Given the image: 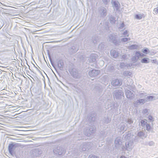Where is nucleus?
<instances>
[{
  "instance_id": "obj_1",
  "label": "nucleus",
  "mask_w": 158,
  "mask_h": 158,
  "mask_svg": "<svg viewBox=\"0 0 158 158\" xmlns=\"http://www.w3.org/2000/svg\"><path fill=\"white\" fill-rule=\"evenodd\" d=\"M15 147V145L12 143L9 144L8 146V150L10 153L12 154L14 151Z\"/></svg>"
},
{
  "instance_id": "obj_2",
  "label": "nucleus",
  "mask_w": 158,
  "mask_h": 158,
  "mask_svg": "<svg viewBox=\"0 0 158 158\" xmlns=\"http://www.w3.org/2000/svg\"><path fill=\"white\" fill-rule=\"evenodd\" d=\"M143 14H139L136 15L135 16V18L138 19H141L143 17H144Z\"/></svg>"
},
{
  "instance_id": "obj_3",
  "label": "nucleus",
  "mask_w": 158,
  "mask_h": 158,
  "mask_svg": "<svg viewBox=\"0 0 158 158\" xmlns=\"http://www.w3.org/2000/svg\"><path fill=\"white\" fill-rule=\"evenodd\" d=\"M113 85L115 86L120 85L122 84V83L120 82H119L118 80H116L115 81L113 82Z\"/></svg>"
},
{
  "instance_id": "obj_4",
  "label": "nucleus",
  "mask_w": 158,
  "mask_h": 158,
  "mask_svg": "<svg viewBox=\"0 0 158 158\" xmlns=\"http://www.w3.org/2000/svg\"><path fill=\"white\" fill-rule=\"evenodd\" d=\"M148 59L147 58H144L141 60V62L142 63H148Z\"/></svg>"
},
{
  "instance_id": "obj_5",
  "label": "nucleus",
  "mask_w": 158,
  "mask_h": 158,
  "mask_svg": "<svg viewBox=\"0 0 158 158\" xmlns=\"http://www.w3.org/2000/svg\"><path fill=\"white\" fill-rule=\"evenodd\" d=\"M151 129V127L149 124H147L146 125V130H149Z\"/></svg>"
},
{
  "instance_id": "obj_6",
  "label": "nucleus",
  "mask_w": 158,
  "mask_h": 158,
  "mask_svg": "<svg viewBox=\"0 0 158 158\" xmlns=\"http://www.w3.org/2000/svg\"><path fill=\"white\" fill-rule=\"evenodd\" d=\"M154 10L156 14L158 13V7L155 8Z\"/></svg>"
},
{
  "instance_id": "obj_7",
  "label": "nucleus",
  "mask_w": 158,
  "mask_h": 158,
  "mask_svg": "<svg viewBox=\"0 0 158 158\" xmlns=\"http://www.w3.org/2000/svg\"><path fill=\"white\" fill-rule=\"evenodd\" d=\"M153 96H149L147 97V98L149 100H151L153 99Z\"/></svg>"
},
{
  "instance_id": "obj_8",
  "label": "nucleus",
  "mask_w": 158,
  "mask_h": 158,
  "mask_svg": "<svg viewBox=\"0 0 158 158\" xmlns=\"http://www.w3.org/2000/svg\"><path fill=\"white\" fill-rule=\"evenodd\" d=\"M138 101H139V102H139L140 103H143L144 102V100L143 99H140V100H139Z\"/></svg>"
},
{
  "instance_id": "obj_9",
  "label": "nucleus",
  "mask_w": 158,
  "mask_h": 158,
  "mask_svg": "<svg viewBox=\"0 0 158 158\" xmlns=\"http://www.w3.org/2000/svg\"><path fill=\"white\" fill-rule=\"evenodd\" d=\"M143 52L144 53L147 54L148 52V50L147 49H145L143 51Z\"/></svg>"
},
{
  "instance_id": "obj_10",
  "label": "nucleus",
  "mask_w": 158,
  "mask_h": 158,
  "mask_svg": "<svg viewBox=\"0 0 158 158\" xmlns=\"http://www.w3.org/2000/svg\"><path fill=\"white\" fill-rule=\"evenodd\" d=\"M128 40V39L127 38H123V42H126V41H127Z\"/></svg>"
},
{
  "instance_id": "obj_11",
  "label": "nucleus",
  "mask_w": 158,
  "mask_h": 158,
  "mask_svg": "<svg viewBox=\"0 0 158 158\" xmlns=\"http://www.w3.org/2000/svg\"><path fill=\"white\" fill-rule=\"evenodd\" d=\"M136 55H138V56L139 55V56H142L141 54H140L139 52H137L136 53Z\"/></svg>"
},
{
  "instance_id": "obj_12",
  "label": "nucleus",
  "mask_w": 158,
  "mask_h": 158,
  "mask_svg": "<svg viewBox=\"0 0 158 158\" xmlns=\"http://www.w3.org/2000/svg\"><path fill=\"white\" fill-rule=\"evenodd\" d=\"M157 62V61L156 60H152V62L153 63H155Z\"/></svg>"
},
{
  "instance_id": "obj_13",
  "label": "nucleus",
  "mask_w": 158,
  "mask_h": 158,
  "mask_svg": "<svg viewBox=\"0 0 158 158\" xmlns=\"http://www.w3.org/2000/svg\"><path fill=\"white\" fill-rule=\"evenodd\" d=\"M141 123L142 124H145V121L144 120H142L141 121Z\"/></svg>"
},
{
  "instance_id": "obj_14",
  "label": "nucleus",
  "mask_w": 158,
  "mask_h": 158,
  "mask_svg": "<svg viewBox=\"0 0 158 158\" xmlns=\"http://www.w3.org/2000/svg\"><path fill=\"white\" fill-rule=\"evenodd\" d=\"M153 118L152 117V116H149V119L150 120H152Z\"/></svg>"
},
{
  "instance_id": "obj_15",
  "label": "nucleus",
  "mask_w": 158,
  "mask_h": 158,
  "mask_svg": "<svg viewBox=\"0 0 158 158\" xmlns=\"http://www.w3.org/2000/svg\"><path fill=\"white\" fill-rule=\"evenodd\" d=\"M126 94V96H127V97L128 98V96H127V94Z\"/></svg>"
}]
</instances>
